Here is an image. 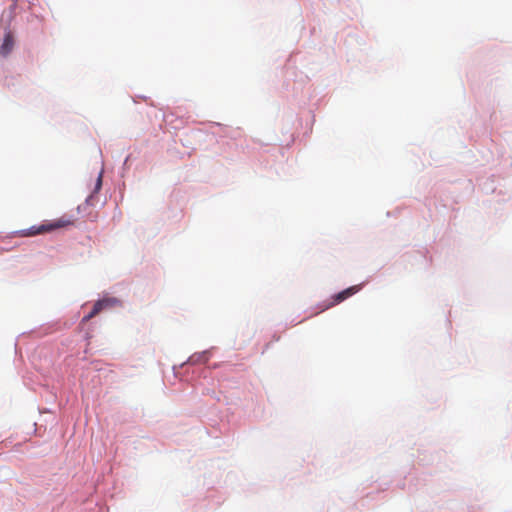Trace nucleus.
<instances>
[{
    "mask_svg": "<svg viewBox=\"0 0 512 512\" xmlns=\"http://www.w3.org/2000/svg\"><path fill=\"white\" fill-rule=\"evenodd\" d=\"M359 289H360L359 286H351V287L335 294L332 297V301L325 308H330V307H333L334 305H337V304L343 302L347 298H349L352 295H354L355 293H357L359 291Z\"/></svg>",
    "mask_w": 512,
    "mask_h": 512,
    "instance_id": "2",
    "label": "nucleus"
},
{
    "mask_svg": "<svg viewBox=\"0 0 512 512\" xmlns=\"http://www.w3.org/2000/svg\"><path fill=\"white\" fill-rule=\"evenodd\" d=\"M73 222L69 219L60 218L54 222H46L40 225H34L27 229H22L17 232L21 237H32L39 234H45L55 229L72 225Z\"/></svg>",
    "mask_w": 512,
    "mask_h": 512,
    "instance_id": "1",
    "label": "nucleus"
},
{
    "mask_svg": "<svg viewBox=\"0 0 512 512\" xmlns=\"http://www.w3.org/2000/svg\"><path fill=\"white\" fill-rule=\"evenodd\" d=\"M14 47V37L12 32L8 31L5 34L2 45L0 46V54L6 57Z\"/></svg>",
    "mask_w": 512,
    "mask_h": 512,
    "instance_id": "4",
    "label": "nucleus"
},
{
    "mask_svg": "<svg viewBox=\"0 0 512 512\" xmlns=\"http://www.w3.org/2000/svg\"><path fill=\"white\" fill-rule=\"evenodd\" d=\"M118 305H120V301L117 298H104L96 301V303L93 306V310L98 315L104 309L115 307Z\"/></svg>",
    "mask_w": 512,
    "mask_h": 512,
    "instance_id": "3",
    "label": "nucleus"
},
{
    "mask_svg": "<svg viewBox=\"0 0 512 512\" xmlns=\"http://www.w3.org/2000/svg\"><path fill=\"white\" fill-rule=\"evenodd\" d=\"M95 316H97V313L94 312V310L92 309V311L89 314H87L86 316L83 317L81 322L86 323L89 320H91L92 318H94Z\"/></svg>",
    "mask_w": 512,
    "mask_h": 512,
    "instance_id": "6",
    "label": "nucleus"
},
{
    "mask_svg": "<svg viewBox=\"0 0 512 512\" xmlns=\"http://www.w3.org/2000/svg\"><path fill=\"white\" fill-rule=\"evenodd\" d=\"M101 186H102V172H100L97 177L94 192L97 193L101 189Z\"/></svg>",
    "mask_w": 512,
    "mask_h": 512,
    "instance_id": "5",
    "label": "nucleus"
}]
</instances>
